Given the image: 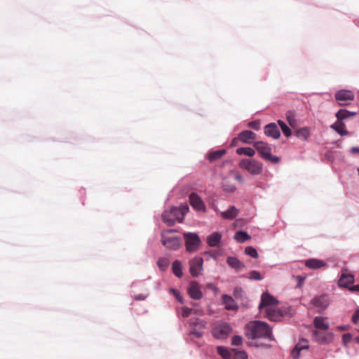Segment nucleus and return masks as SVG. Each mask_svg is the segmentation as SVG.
<instances>
[{
    "label": "nucleus",
    "instance_id": "32",
    "mask_svg": "<svg viewBox=\"0 0 359 359\" xmlns=\"http://www.w3.org/2000/svg\"><path fill=\"white\" fill-rule=\"evenodd\" d=\"M234 238L237 241V242L243 243L250 239V236L248 234V233L243 231H239L236 233Z\"/></svg>",
    "mask_w": 359,
    "mask_h": 359
},
{
    "label": "nucleus",
    "instance_id": "15",
    "mask_svg": "<svg viewBox=\"0 0 359 359\" xmlns=\"http://www.w3.org/2000/svg\"><path fill=\"white\" fill-rule=\"evenodd\" d=\"M309 348V341L305 339H302L291 351V355L294 359H298L300 356V352Z\"/></svg>",
    "mask_w": 359,
    "mask_h": 359
},
{
    "label": "nucleus",
    "instance_id": "26",
    "mask_svg": "<svg viewBox=\"0 0 359 359\" xmlns=\"http://www.w3.org/2000/svg\"><path fill=\"white\" fill-rule=\"evenodd\" d=\"M226 263L230 267L237 270L245 268V265L235 257H228L226 259Z\"/></svg>",
    "mask_w": 359,
    "mask_h": 359
},
{
    "label": "nucleus",
    "instance_id": "11",
    "mask_svg": "<svg viewBox=\"0 0 359 359\" xmlns=\"http://www.w3.org/2000/svg\"><path fill=\"white\" fill-rule=\"evenodd\" d=\"M335 98L339 105H347L346 102L352 101L354 99L353 93L347 90H341L335 94Z\"/></svg>",
    "mask_w": 359,
    "mask_h": 359
},
{
    "label": "nucleus",
    "instance_id": "30",
    "mask_svg": "<svg viewBox=\"0 0 359 359\" xmlns=\"http://www.w3.org/2000/svg\"><path fill=\"white\" fill-rule=\"evenodd\" d=\"M172 270L173 273L178 278H181L183 275L182 273V263L178 261L175 260L173 262L172 265Z\"/></svg>",
    "mask_w": 359,
    "mask_h": 359
},
{
    "label": "nucleus",
    "instance_id": "1",
    "mask_svg": "<svg viewBox=\"0 0 359 359\" xmlns=\"http://www.w3.org/2000/svg\"><path fill=\"white\" fill-rule=\"evenodd\" d=\"M245 335L248 339L267 338L273 340L271 329L264 322L255 320L248 323L245 327Z\"/></svg>",
    "mask_w": 359,
    "mask_h": 359
},
{
    "label": "nucleus",
    "instance_id": "43",
    "mask_svg": "<svg viewBox=\"0 0 359 359\" xmlns=\"http://www.w3.org/2000/svg\"><path fill=\"white\" fill-rule=\"evenodd\" d=\"M192 313V309H189L188 307H183L182 312V317L185 318L189 317Z\"/></svg>",
    "mask_w": 359,
    "mask_h": 359
},
{
    "label": "nucleus",
    "instance_id": "46",
    "mask_svg": "<svg viewBox=\"0 0 359 359\" xmlns=\"http://www.w3.org/2000/svg\"><path fill=\"white\" fill-rule=\"evenodd\" d=\"M351 338H352V336L349 333H346V334H343V336H342L343 343L345 345H346L347 344H348L351 341Z\"/></svg>",
    "mask_w": 359,
    "mask_h": 359
},
{
    "label": "nucleus",
    "instance_id": "31",
    "mask_svg": "<svg viewBox=\"0 0 359 359\" xmlns=\"http://www.w3.org/2000/svg\"><path fill=\"white\" fill-rule=\"evenodd\" d=\"M236 154L238 155H245L249 157H252L255 151L250 147H240L236 149Z\"/></svg>",
    "mask_w": 359,
    "mask_h": 359
},
{
    "label": "nucleus",
    "instance_id": "35",
    "mask_svg": "<svg viewBox=\"0 0 359 359\" xmlns=\"http://www.w3.org/2000/svg\"><path fill=\"white\" fill-rule=\"evenodd\" d=\"M286 118L292 128H295L297 126V121L295 118L294 114L292 111H287L286 114Z\"/></svg>",
    "mask_w": 359,
    "mask_h": 359
},
{
    "label": "nucleus",
    "instance_id": "51",
    "mask_svg": "<svg viewBox=\"0 0 359 359\" xmlns=\"http://www.w3.org/2000/svg\"><path fill=\"white\" fill-rule=\"evenodd\" d=\"M135 299L137 300H143L145 299V297L142 294H140V295L135 296Z\"/></svg>",
    "mask_w": 359,
    "mask_h": 359
},
{
    "label": "nucleus",
    "instance_id": "8",
    "mask_svg": "<svg viewBox=\"0 0 359 359\" xmlns=\"http://www.w3.org/2000/svg\"><path fill=\"white\" fill-rule=\"evenodd\" d=\"M176 207H172L169 210L164 211L162 214V220L169 226L173 225L176 221L182 222L181 217H178L177 212L174 211Z\"/></svg>",
    "mask_w": 359,
    "mask_h": 359
},
{
    "label": "nucleus",
    "instance_id": "34",
    "mask_svg": "<svg viewBox=\"0 0 359 359\" xmlns=\"http://www.w3.org/2000/svg\"><path fill=\"white\" fill-rule=\"evenodd\" d=\"M217 353L225 359H230L232 357V351L224 346L217 347Z\"/></svg>",
    "mask_w": 359,
    "mask_h": 359
},
{
    "label": "nucleus",
    "instance_id": "40",
    "mask_svg": "<svg viewBox=\"0 0 359 359\" xmlns=\"http://www.w3.org/2000/svg\"><path fill=\"white\" fill-rule=\"evenodd\" d=\"M248 278L250 280H261L263 278L261 273L256 270L251 271L248 273Z\"/></svg>",
    "mask_w": 359,
    "mask_h": 359
},
{
    "label": "nucleus",
    "instance_id": "18",
    "mask_svg": "<svg viewBox=\"0 0 359 359\" xmlns=\"http://www.w3.org/2000/svg\"><path fill=\"white\" fill-rule=\"evenodd\" d=\"M226 154V149L210 151L206 154V158L210 163H214L221 159Z\"/></svg>",
    "mask_w": 359,
    "mask_h": 359
},
{
    "label": "nucleus",
    "instance_id": "29",
    "mask_svg": "<svg viewBox=\"0 0 359 359\" xmlns=\"http://www.w3.org/2000/svg\"><path fill=\"white\" fill-rule=\"evenodd\" d=\"M238 210L234 206H231L226 211L221 212L224 219H233L238 215Z\"/></svg>",
    "mask_w": 359,
    "mask_h": 359
},
{
    "label": "nucleus",
    "instance_id": "24",
    "mask_svg": "<svg viewBox=\"0 0 359 359\" xmlns=\"http://www.w3.org/2000/svg\"><path fill=\"white\" fill-rule=\"evenodd\" d=\"M330 127L341 136L349 135V132L346 130V126L343 121L337 120Z\"/></svg>",
    "mask_w": 359,
    "mask_h": 359
},
{
    "label": "nucleus",
    "instance_id": "28",
    "mask_svg": "<svg viewBox=\"0 0 359 359\" xmlns=\"http://www.w3.org/2000/svg\"><path fill=\"white\" fill-rule=\"evenodd\" d=\"M356 114V112H351L346 109H341L336 114V117L338 121H342V120L355 116Z\"/></svg>",
    "mask_w": 359,
    "mask_h": 359
},
{
    "label": "nucleus",
    "instance_id": "17",
    "mask_svg": "<svg viewBox=\"0 0 359 359\" xmlns=\"http://www.w3.org/2000/svg\"><path fill=\"white\" fill-rule=\"evenodd\" d=\"M189 203L196 210H204L205 205L202 200L197 194L192 193L189 195Z\"/></svg>",
    "mask_w": 359,
    "mask_h": 359
},
{
    "label": "nucleus",
    "instance_id": "13",
    "mask_svg": "<svg viewBox=\"0 0 359 359\" xmlns=\"http://www.w3.org/2000/svg\"><path fill=\"white\" fill-rule=\"evenodd\" d=\"M354 282V276L344 269L341 271V277L338 280V285L341 287H347Z\"/></svg>",
    "mask_w": 359,
    "mask_h": 359
},
{
    "label": "nucleus",
    "instance_id": "23",
    "mask_svg": "<svg viewBox=\"0 0 359 359\" xmlns=\"http://www.w3.org/2000/svg\"><path fill=\"white\" fill-rule=\"evenodd\" d=\"M313 325L317 330L327 331L329 329V324L326 318L323 317H316L313 320Z\"/></svg>",
    "mask_w": 359,
    "mask_h": 359
},
{
    "label": "nucleus",
    "instance_id": "42",
    "mask_svg": "<svg viewBox=\"0 0 359 359\" xmlns=\"http://www.w3.org/2000/svg\"><path fill=\"white\" fill-rule=\"evenodd\" d=\"M243 339L239 335H235L231 340V344L233 346H240L242 344Z\"/></svg>",
    "mask_w": 359,
    "mask_h": 359
},
{
    "label": "nucleus",
    "instance_id": "50",
    "mask_svg": "<svg viewBox=\"0 0 359 359\" xmlns=\"http://www.w3.org/2000/svg\"><path fill=\"white\" fill-rule=\"evenodd\" d=\"M224 189H225L226 191H233V190H234V187H227V186L224 185Z\"/></svg>",
    "mask_w": 359,
    "mask_h": 359
},
{
    "label": "nucleus",
    "instance_id": "47",
    "mask_svg": "<svg viewBox=\"0 0 359 359\" xmlns=\"http://www.w3.org/2000/svg\"><path fill=\"white\" fill-rule=\"evenodd\" d=\"M259 126H260V123H259V121H251L248 123L249 127H250L251 128H253L255 130H257L259 129Z\"/></svg>",
    "mask_w": 359,
    "mask_h": 359
},
{
    "label": "nucleus",
    "instance_id": "54",
    "mask_svg": "<svg viewBox=\"0 0 359 359\" xmlns=\"http://www.w3.org/2000/svg\"><path fill=\"white\" fill-rule=\"evenodd\" d=\"M339 329H340V330H345V327L341 326V327H339Z\"/></svg>",
    "mask_w": 359,
    "mask_h": 359
},
{
    "label": "nucleus",
    "instance_id": "12",
    "mask_svg": "<svg viewBox=\"0 0 359 359\" xmlns=\"http://www.w3.org/2000/svg\"><path fill=\"white\" fill-rule=\"evenodd\" d=\"M203 259L202 257H196L190 262L189 271L192 276L196 277L200 275L203 270Z\"/></svg>",
    "mask_w": 359,
    "mask_h": 359
},
{
    "label": "nucleus",
    "instance_id": "52",
    "mask_svg": "<svg viewBox=\"0 0 359 359\" xmlns=\"http://www.w3.org/2000/svg\"><path fill=\"white\" fill-rule=\"evenodd\" d=\"M350 290L359 292V285L351 287Z\"/></svg>",
    "mask_w": 359,
    "mask_h": 359
},
{
    "label": "nucleus",
    "instance_id": "2",
    "mask_svg": "<svg viewBox=\"0 0 359 359\" xmlns=\"http://www.w3.org/2000/svg\"><path fill=\"white\" fill-rule=\"evenodd\" d=\"M174 229H169L162 232L161 243L168 250H177L182 245V239L177 236L171 235Z\"/></svg>",
    "mask_w": 359,
    "mask_h": 359
},
{
    "label": "nucleus",
    "instance_id": "41",
    "mask_svg": "<svg viewBox=\"0 0 359 359\" xmlns=\"http://www.w3.org/2000/svg\"><path fill=\"white\" fill-rule=\"evenodd\" d=\"M245 252L246 255L253 257V258H257L258 257V252L256 250V249L252 246H248L245 249Z\"/></svg>",
    "mask_w": 359,
    "mask_h": 359
},
{
    "label": "nucleus",
    "instance_id": "21",
    "mask_svg": "<svg viewBox=\"0 0 359 359\" xmlns=\"http://www.w3.org/2000/svg\"><path fill=\"white\" fill-rule=\"evenodd\" d=\"M312 303L315 306L325 309L329 304V300L327 296L321 295L313 298Z\"/></svg>",
    "mask_w": 359,
    "mask_h": 359
},
{
    "label": "nucleus",
    "instance_id": "25",
    "mask_svg": "<svg viewBox=\"0 0 359 359\" xmlns=\"http://www.w3.org/2000/svg\"><path fill=\"white\" fill-rule=\"evenodd\" d=\"M222 239V234L219 232H214L207 238V243L210 247H216Z\"/></svg>",
    "mask_w": 359,
    "mask_h": 359
},
{
    "label": "nucleus",
    "instance_id": "7",
    "mask_svg": "<svg viewBox=\"0 0 359 359\" xmlns=\"http://www.w3.org/2000/svg\"><path fill=\"white\" fill-rule=\"evenodd\" d=\"M313 340L320 344H328L332 341V333L323 330H314L312 334Z\"/></svg>",
    "mask_w": 359,
    "mask_h": 359
},
{
    "label": "nucleus",
    "instance_id": "53",
    "mask_svg": "<svg viewBox=\"0 0 359 359\" xmlns=\"http://www.w3.org/2000/svg\"><path fill=\"white\" fill-rule=\"evenodd\" d=\"M238 138H233L231 141V146L233 147L236 145Z\"/></svg>",
    "mask_w": 359,
    "mask_h": 359
},
{
    "label": "nucleus",
    "instance_id": "6",
    "mask_svg": "<svg viewBox=\"0 0 359 359\" xmlns=\"http://www.w3.org/2000/svg\"><path fill=\"white\" fill-rule=\"evenodd\" d=\"M239 166L253 175L260 174L262 171V164L255 160L243 159Z\"/></svg>",
    "mask_w": 359,
    "mask_h": 359
},
{
    "label": "nucleus",
    "instance_id": "49",
    "mask_svg": "<svg viewBox=\"0 0 359 359\" xmlns=\"http://www.w3.org/2000/svg\"><path fill=\"white\" fill-rule=\"evenodd\" d=\"M351 153L352 154H359V147H353L351 149Z\"/></svg>",
    "mask_w": 359,
    "mask_h": 359
},
{
    "label": "nucleus",
    "instance_id": "45",
    "mask_svg": "<svg viewBox=\"0 0 359 359\" xmlns=\"http://www.w3.org/2000/svg\"><path fill=\"white\" fill-rule=\"evenodd\" d=\"M170 292H172L176 297V299L180 302V303H183V298L180 295V293L178 290H177L176 289H170Z\"/></svg>",
    "mask_w": 359,
    "mask_h": 359
},
{
    "label": "nucleus",
    "instance_id": "14",
    "mask_svg": "<svg viewBox=\"0 0 359 359\" xmlns=\"http://www.w3.org/2000/svg\"><path fill=\"white\" fill-rule=\"evenodd\" d=\"M188 294L194 299H200L203 297L200 285L195 281H191L189 283Z\"/></svg>",
    "mask_w": 359,
    "mask_h": 359
},
{
    "label": "nucleus",
    "instance_id": "27",
    "mask_svg": "<svg viewBox=\"0 0 359 359\" xmlns=\"http://www.w3.org/2000/svg\"><path fill=\"white\" fill-rule=\"evenodd\" d=\"M223 304L227 310L233 311L237 309V306L233 298L227 294L222 295Z\"/></svg>",
    "mask_w": 359,
    "mask_h": 359
},
{
    "label": "nucleus",
    "instance_id": "16",
    "mask_svg": "<svg viewBox=\"0 0 359 359\" xmlns=\"http://www.w3.org/2000/svg\"><path fill=\"white\" fill-rule=\"evenodd\" d=\"M264 134L266 136L271 137L273 139H278L280 136V132L276 123H271L264 127Z\"/></svg>",
    "mask_w": 359,
    "mask_h": 359
},
{
    "label": "nucleus",
    "instance_id": "10",
    "mask_svg": "<svg viewBox=\"0 0 359 359\" xmlns=\"http://www.w3.org/2000/svg\"><path fill=\"white\" fill-rule=\"evenodd\" d=\"M207 323L200 318H191L190 320V325L191 326V332L197 337H201L203 335V332L201 330L204 329L206 326Z\"/></svg>",
    "mask_w": 359,
    "mask_h": 359
},
{
    "label": "nucleus",
    "instance_id": "20",
    "mask_svg": "<svg viewBox=\"0 0 359 359\" xmlns=\"http://www.w3.org/2000/svg\"><path fill=\"white\" fill-rule=\"evenodd\" d=\"M305 266L311 269H318L327 266V263L318 259H310L305 262Z\"/></svg>",
    "mask_w": 359,
    "mask_h": 359
},
{
    "label": "nucleus",
    "instance_id": "44",
    "mask_svg": "<svg viewBox=\"0 0 359 359\" xmlns=\"http://www.w3.org/2000/svg\"><path fill=\"white\" fill-rule=\"evenodd\" d=\"M353 323L358 326V330L359 331V309L357 310L352 317Z\"/></svg>",
    "mask_w": 359,
    "mask_h": 359
},
{
    "label": "nucleus",
    "instance_id": "4",
    "mask_svg": "<svg viewBox=\"0 0 359 359\" xmlns=\"http://www.w3.org/2000/svg\"><path fill=\"white\" fill-rule=\"evenodd\" d=\"M184 238L186 250L189 252H196L201 244L199 236L195 233H184Z\"/></svg>",
    "mask_w": 359,
    "mask_h": 359
},
{
    "label": "nucleus",
    "instance_id": "36",
    "mask_svg": "<svg viewBox=\"0 0 359 359\" xmlns=\"http://www.w3.org/2000/svg\"><path fill=\"white\" fill-rule=\"evenodd\" d=\"M231 351L233 359H248V355L245 351H237L235 348H232Z\"/></svg>",
    "mask_w": 359,
    "mask_h": 359
},
{
    "label": "nucleus",
    "instance_id": "48",
    "mask_svg": "<svg viewBox=\"0 0 359 359\" xmlns=\"http://www.w3.org/2000/svg\"><path fill=\"white\" fill-rule=\"evenodd\" d=\"M192 313L197 316H203L205 312L202 308H195L192 309Z\"/></svg>",
    "mask_w": 359,
    "mask_h": 359
},
{
    "label": "nucleus",
    "instance_id": "33",
    "mask_svg": "<svg viewBox=\"0 0 359 359\" xmlns=\"http://www.w3.org/2000/svg\"><path fill=\"white\" fill-rule=\"evenodd\" d=\"M295 135L299 137V138H301L302 140H306L309 135H310V132H309V129L306 127H304V128H300V129H298L296 130L295 132Z\"/></svg>",
    "mask_w": 359,
    "mask_h": 359
},
{
    "label": "nucleus",
    "instance_id": "9",
    "mask_svg": "<svg viewBox=\"0 0 359 359\" xmlns=\"http://www.w3.org/2000/svg\"><path fill=\"white\" fill-rule=\"evenodd\" d=\"M278 304V301L271 296L268 292H264L261 297V303L259 305V309L262 311L263 309L266 310L267 307H271L273 306H276Z\"/></svg>",
    "mask_w": 359,
    "mask_h": 359
},
{
    "label": "nucleus",
    "instance_id": "19",
    "mask_svg": "<svg viewBox=\"0 0 359 359\" xmlns=\"http://www.w3.org/2000/svg\"><path fill=\"white\" fill-rule=\"evenodd\" d=\"M266 318L271 321H278L282 318V313L279 310L274 309L271 307H267L264 310Z\"/></svg>",
    "mask_w": 359,
    "mask_h": 359
},
{
    "label": "nucleus",
    "instance_id": "3",
    "mask_svg": "<svg viewBox=\"0 0 359 359\" xmlns=\"http://www.w3.org/2000/svg\"><path fill=\"white\" fill-rule=\"evenodd\" d=\"M254 147L259 152L260 156L264 160L273 163H277L280 161L279 157L271 155V148L268 143L262 141L255 142L254 143Z\"/></svg>",
    "mask_w": 359,
    "mask_h": 359
},
{
    "label": "nucleus",
    "instance_id": "22",
    "mask_svg": "<svg viewBox=\"0 0 359 359\" xmlns=\"http://www.w3.org/2000/svg\"><path fill=\"white\" fill-rule=\"evenodd\" d=\"M256 138V134L251 130H244L238 135V139L243 143L249 144Z\"/></svg>",
    "mask_w": 359,
    "mask_h": 359
},
{
    "label": "nucleus",
    "instance_id": "5",
    "mask_svg": "<svg viewBox=\"0 0 359 359\" xmlns=\"http://www.w3.org/2000/svg\"><path fill=\"white\" fill-rule=\"evenodd\" d=\"M232 328L227 323H220L214 326L212 330L213 337L218 339H224L231 333Z\"/></svg>",
    "mask_w": 359,
    "mask_h": 359
},
{
    "label": "nucleus",
    "instance_id": "37",
    "mask_svg": "<svg viewBox=\"0 0 359 359\" xmlns=\"http://www.w3.org/2000/svg\"><path fill=\"white\" fill-rule=\"evenodd\" d=\"M278 123L280 126L283 134L286 137L291 136L292 131H291L290 128L286 125V123L284 121H283L281 120H278Z\"/></svg>",
    "mask_w": 359,
    "mask_h": 359
},
{
    "label": "nucleus",
    "instance_id": "39",
    "mask_svg": "<svg viewBox=\"0 0 359 359\" xmlns=\"http://www.w3.org/2000/svg\"><path fill=\"white\" fill-rule=\"evenodd\" d=\"M174 211L177 212L178 217H181L182 219H183L184 216L189 211V207L186 204L182 205L180 208H175Z\"/></svg>",
    "mask_w": 359,
    "mask_h": 359
},
{
    "label": "nucleus",
    "instance_id": "38",
    "mask_svg": "<svg viewBox=\"0 0 359 359\" xmlns=\"http://www.w3.org/2000/svg\"><path fill=\"white\" fill-rule=\"evenodd\" d=\"M157 265L161 271H165L169 265L168 258L160 257L157 261Z\"/></svg>",
    "mask_w": 359,
    "mask_h": 359
}]
</instances>
